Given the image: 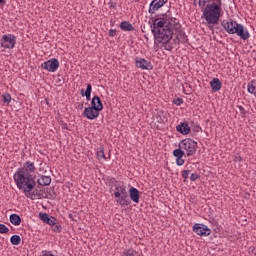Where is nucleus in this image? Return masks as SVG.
<instances>
[{"label":"nucleus","mask_w":256,"mask_h":256,"mask_svg":"<svg viewBox=\"0 0 256 256\" xmlns=\"http://www.w3.org/2000/svg\"><path fill=\"white\" fill-rule=\"evenodd\" d=\"M177 31V35H176V40L178 41V43H187V35L185 34V32H183V30H181V28Z\"/></svg>","instance_id":"obj_22"},{"label":"nucleus","mask_w":256,"mask_h":256,"mask_svg":"<svg viewBox=\"0 0 256 256\" xmlns=\"http://www.w3.org/2000/svg\"><path fill=\"white\" fill-rule=\"evenodd\" d=\"M93 91V86L87 84L86 90L82 89L80 94L82 97H86L87 101H91V92Z\"/></svg>","instance_id":"obj_21"},{"label":"nucleus","mask_w":256,"mask_h":256,"mask_svg":"<svg viewBox=\"0 0 256 256\" xmlns=\"http://www.w3.org/2000/svg\"><path fill=\"white\" fill-rule=\"evenodd\" d=\"M201 177L198 173H192L190 176V181H197Z\"/></svg>","instance_id":"obj_36"},{"label":"nucleus","mask_w":256,"mask_h":256,"mask_svg":"<svg viewBox=\"0 0 256 256\" xmlns=\"http://www.w3.org/2000/svg\"><path fill=\"white\" fill-rule=\"evenodd\" d=\"M18 189H20L21 191H23L25 197H27L28 199H43L45 196H43V193L39 192V190H34L32 192V189H35V185H37V182H35V180H32L30 182H23V184H16Z\"/></svg>","instance_id":"obj_5"},{"label":"nucleus","mask_w":256,"mask_h":256,"mask_svg":"<svg viewBox=\"0 0 256 256\" xmlns=\"http://www.w3.org/2000/svg\"><path fill=\"white\" fill-rule=\"evenodd\" d=\"M199 7L202 9V17L207 22V27L213 31L214 25L221 19L223 2L221 0H199Z\"/></svg>","instance_id":"obj_1"},{"label":"nucleus","mask_w":256,"mask_h":256,"mask_svg":"<svg viewBox=\"0 0 256 256\" xmlns=\"http://www.w3.org/2000/svg\"><path fill=\"white\" fill-rule=\"evenodd\" d=\"M129 197L133 203H139V199H141V192L135 187H131L129 189Z\"/></svg>","instance_id":"obj_16"},{"label":"nucleus","mask_w":256,"mask_h":256,"mask_svg":"<svg viewBox=\"0 0 256 256\" xmlns=\"http://www.w3.org/2000/svg\"><path fill=\"white\" fill-rule=\"evenodd\" d=\"M123 256H137V251L135 250H126L123 252Z\"/></svg>","instance_id":"obj_32"},{"label":"nucleus","mask_w":256,"mask_h":256,"mask_svg":"<svg viewBox=\"0 0 256 256\" xmlns=\"http://www.w3.org/2000/svg\"><path fill=\"white\" fill-rule=\"evenodd\" d=\"M42 256H55V255H53L51 252H45L44 254H42Z\"/></svg>","instance_id":"obj_42"},{"label":"nucleus","mask_w":256,"mask_h":256,"mask_svg":"<svg viewBox=\"0 0 256 256\" xmlns=\"http://www.w3.org/2000/svg\"><path fill=\"white\" fill-rule=\"evenodd\" d=\"M222 27H224L225 31L229 33V35H237L243 41H247L251 35L249 34V30L245 28L242 24L237 23V21L230 20L229 22H222Z\"/></svg>","instance_id":"obj_3"},{"label":"nucleus","mask_w":256,"mask_h":256,"mask_svg":"<svg viewBox=\"0 0 256 256\" xmlns=\"http://www.w3.org/2000/svg\"><path fill=\"white\" fill-rule=\"evenodd\" d=\"M42 69L49 71V73H55L59 69V60L57 58H51L48 61L42 63Z\"/></svg>","instance_id":"obj_10"},{"label":"nucleus","mask_w":256,"mask_h":256,"mask_svg":"<svg viewBox=\"0 0 256 256\" xmlns=\"http://www.w3.org/2000/svg\"><path fill=\"white\" fill-rule=\"evenodd\" d=\"M176 131L181 133V135H189V133H191V127H189L187 122H182L176 126Z\"/></svg>","instance_id":"obj_15"},{"label":"nucleus","mask_w":256,"mask_h":256,"mask_svg":"<svg viewBox=\"0 0 256 256\" xmlns=\"http://www.w3.org/2000/svg\"><path fill=\"white\" fill-rule=\"evenodd\" d=\"M35 163L31 161H26L23 164L22 168H18L16 173L14 174V181L16 185H23V183H27L30 181H35V178H33V175L31 173H35L36 171Z\"/></svg>","instance_id":"obj_2"},{"label":"nucleus","mask_w":256,"mask_h":256,"mask_svg":"<svg viewBox=\"0 0 256 256\" xmlns=\"http://www.w3.org/2000/svg\"><path fill=\"white\" fill-rule=\"evenodd\" d=\"M57 221V218L50 216V218H48L47 220V225H51V227H53V225H55V222Z\"/></svg>","instance_id":"obj_33"},{"label":"nucleus","mask_w":256,"mask_h":256,"mask_svg":"<svg viewBox=\"0 0 256 256\" xmlns=\"http://www.w3.org/2000/svg\"><path fill=\"white\" fill-rule=\"evenodd\" d=\"M179 148L186 152L187 157H192L197 153V142L191 138H186L179 143Z\"/></svg>","instance_id":"obj_7"},{"label":"nucleus","mask_w":256,"mask_h":256,"mask_svg":"<svg viewBox=\"0 0 256 256\" xmlns=\"http://www.w3.org/2000/svg\"><path fill=\"white\" fill-rule=\"evenodd\" d=\"M120 29L122 31H134L135 27H133V24H130L129 21H123L120 24Z\"/></svg>","instance_id":"obj_24"},{"label":"nucleus","mask_w":256,"mask_h":256,"mask_svg":"<svg viewBox=\"0 0 256 256\" xmlns=\"http://www.w3.org/2000/svg\"><path fill=\"white\" fill-rule=\"evenodd\" d=\"M69 219H71L72 221H75V218H73V214H69Z\"/></svg>","instance_id":"obj_43"},{"label":"nucleus","mask_w":256,"mask_h":256,"mask_svg":"<svg viewBox=\"0 0 256 256\" xmlns=\"http://www.w3.org/2000/svg\"><path fill=\"white\" fill-rule=\"evenodd\" d=\"M91 107L103 111V102L99 96H94L91 101Z\"/></svg>","instance_id":"obj_18"},{"label":"nucleus","mask_w":256,"mask_h":256,"mask_svg":"<svg viewBox=\"0 0 256 256\" xmlns=\"http://www.w3.org/2000/svg\"><path fill=\"white\" fill-rule=\"evenodd\" d=\"M78 109H80V110L83 109V104H79Z\"/></svg>","instance_id":"obj_44"},{"label":"nucleus","mask_w":256,"mask_h":256,"mask_svg":"<svg viewBox=\"0 0 256 256\" xmlns=\"http://www.w3.org/2000/svg\"><path fill=\"white\" fill-rule=\"evenodd\" d=\"M173 155L174 157H176V159H179V158H183V155H185V151H183L180 147L175 149L173 151Z\"/></svg>","instance_id":"obj_27"},{"label":"nucleus","mask_w":256,"mask_h":256,"mask_svg":"<svg viewBox=\"0 0 256 256\" xmlns=\"http://www.w3.org/2000/svg\"><path fill=\"white\" fill-rule=\"evenodd\" d=\"M247 91L256 98V81L252 80L247 84Z\"/></svg>","instance_id":"obj_23"},{"label":"nucleus","mask_w":256,"mask_h":256,"mask_svg":"<svg viewBox=\"0 0 256 256\" xmlns=\"http://www.w3.org/2000/svg\"><path fill=\"white\" fill-rule=\"evenodd\" d=\"M174 105H183V98H176L173 100Z\"/></svg>","instance_id":"obj_37"},{"label":"nucleus","mask_w":256,"mask_h":256,"mask_svg":"<svg viewBox=\"0 0 256 256\" xmlns=\"http://www.w3.org/2000/svg\"><path fill=\"white\" fill-rule=\"evenodd\" d=\"M17 44V37L13 34L3 35L1 38V47L3 49H14Z\"/></svg>","instance_id":"obj_8"},{"label":"nucleus","mask_w":256,"mask_h":256,"mask_svg":"<svg viewBox=\"0 0 256 256\" xmlns=\"http://www.w3.org/2000/svg\"><path fill=\"white\" fill-rule=\"evenodd\" d=\"M165 3H167V0H153L150 3L148 12L151 15H153V13H155V11H159V9H161V7H163V5H165Z\"/></svg>","instance_id":"obj_14"},{"label":"nucleus","mask_w":256,"mask_h":256,"mask_svg":"<svg viewBox=\"0 0 256 256\" xmlns=\"http://www.w3.org/2000/svg\"><path fill=\"white\" fill-rule=\"evenodd\" d=\"M156 43L162 45L166 51H173V45L171 44V39H173V29L164 28L163 30H158L152 32Z\"/></svg>","instance_id":"obj_4"},{"label":"nucleus","mask_w":256,"mask_h":256,"mask_svg":"<svg viewBox=\"0 0 256 256\" xmlns=\"http://www.w3.org/2000/svg\"><path fill=\"white\" fill-rule=\"evenodd\" d=\"M3 103H11V94L5 93L2 95Z\"/></svg>","instance_id":"obj_31"},{"label":"nucleus","mask_w":256,"mask_h":256,"mask_svg":"<svg viewBox=\"0 0 256 256\" xmlns=\"http://www.w3.org/2000/svg\"><path fill=\"white\" fill-rule=\"evenodd\" d=\"M210 87H211L212 91H214V93H217V91H221V87H222L221 80H219V78H214L210 82Z\"/></svg>","instance_id":"obj_19"},{"label":"nucleus","mask_w":256,"mask_h":256,"mask_svg":"<svg viewBox=\"0 0 256 256\" xmlns=\"http://www.w3.org/2000/svg\"><path fill=\"white\" fill-rule=\"evenodd\" d=\"M135 65L138 69H143L145 71H151L153 69L151 61H147L145 58L136 59Z\"/></svg>","instance_id":"obj_13"},{"label":"nucleus","mask_w":256,"mask_h":256,"mask_svg":"<svg viewBox=\"0 0 256 256\" xmlns=\"http://www.w3.org/2000/svg\"><path fill=\"white\" fill-rule=\"evenodd\" d=\"M2 3H5V0H0V5H1Z\"/></svg>","instance_id":"obj_45"},{"label":"nucleus","mask_w":256,"mask_h":256,"mask_svg":"<svg viewBox=\"0 0 256 256\" xmlns=\"http://www.w3.org/2000/svg\"><path fill=\"white\" fill-rule=\"evenodd\" d=\"M238 109L242 115H245V108L243 106H238Z\"/></svg>","instance_id":"obj_40"},{"label":"nucleus","mask_w":256,"mask_h":256,"mask_svg":"<svg viewBox=\"0 0 256 256\" xmlns=\"http://www.w3.org/2000/svg\"><path fill=\"white\" fill-rule=\"evenodd\" d=\"M96 155L98 159H107V157L105 156V148H103V146H100L98 148Z\"/></svg>","instance_id":"obj_26"},{"label":"nucleus","mask_w":256,"mask_h":256,"mask_svg":"<svg viewBox=\"0 0 256 256\" xmlns=\"http://www.w3.org/2000/svg\"><path fill=\"white\" fill-rule=\"evenodd\" d=\"M38 185H41L42 187H47L48 185H51V177L41 175L40 178L37 179Z\"/></svg>","instance_id":"obj_20"},{"label":"nucleus","mask_w":256,"mask_h":256,"mask_svg":"<svg viewBox=\"0 0 256 256\" xmlns=\"http://www.w3.org/2000/svg\"><path fill=\"white\" fill-rule=\"evenodd\" d=\"M190 173H191V170H184V171H182L183 179H189V174Z\"/></svg>","instance_id":"obj_35"},{"label":"nucleus","mask_w":256,"mask_h":256,"mask_svg":"<svg viewBox=\"0 0 256 256\" xmlns=\"http://www.w3.org/2000/svg\"><path fill=\"white\" fill-rule=\"evenodd\" d=\"M235 161H238L239 163H241V161H243V158L241 156H236Z\"/></svg>","instance_id":"obj_41"},{"label":"nucleus","mask_w":256,"mask_h":256,"mask_svg":"<svg viewBox=\"0 0 256 256\" xmlns=\"http://www.w3.org/2000/svg\"><path fill=\"white\" fill-rule=\"evenodd\" d=\"M115 35H117V30L110 29L109 30V36L110 37H115Z\"/></svg>","instance_id":"obj_39"},{"label":"nucleus","mask_w":256,"mask_h":256,"mask_svg":"<svg viewBox=\"0 0 256 256\" xmlns=\"http://www.w3.org/2000/svg\"><path fill=\"white\" fill-rule=\"evenodd\" d=\"M0 233H9V229L5 226V224H0Z\"/></svg>","instance_id":"obj_34"},{"label":"nucleus","mask_w":256,"mask_h":256,"mask_svg":"<svg viewBox=\"0 0 256 256\" xmlns=\"http://www.w3.org/2000/svg\"><path fill=\"white\" fill-rule=\"evenodd\" d=\"M10 223H12V225H21V216H19L18 214H11L10 215Z\"/></svg>","instance_id":"obj_25"},{"label":"nucleus","mask_w":256,"mask_h":256,"mask_svg":"<svg viewBox=\"0 0 256 256\" xmlns=\"http://www.w3.org/2000/svg\"><path fill=\"white\" fill-rule=\"evenodd\" d=\"M10 243H12L13 245H20L21 244V236H19V235L11 236Z\"/></svg>","instance_id":"obj_28"},{"label":"nucleus","mask_w":256,"mask_h":256,"mask_svg":"<svg viewBox=\"0 0 256 256\" xmlns=\"http://www.w3.org/2000/svg\"><path fill=\"white\" fill-rule=\"evenodd\" d=\"M100 113H101V110L93 106H89L84 109L83 115L84 117H86V119L93 121V119H97V117H99Z\"/></svg>","instance_id":"obj_12"},{"label":"nucleus","mask_w":256,"mask_h":256,"mask_svg":"<svg viewBox=\"0 0 256 256\" xmlns=\"http://www.w3.org/2000/svg\"><path fill=\"white\" fill-rule=\"evenodd\" d=\"M176 164L181 167V165H185V160L183 158H176Z\"/></svg>","instance_id":"obj_38"},{"label":"nucleus","mask_w":256,"mask_h":256,"mask_svg":"<svg viewBox=\"0 0 256 256\" xmlns=\"http://www.w3.org/2000/svg\"><path fill=\"white\" fill-rule=\"evenodd\" d=\"M167 27L168 29H173L175 31H179L181 29V24L179 23V20L177 18L171 17L170 19H167Z\"/></svg>","instance_id":"obj_17"},{"label":"nucleus","mask_w":256,"mask_h":256,"mask_svg":"<svg viewBox=\"0 0 256 256\" xmlns=\"http://www.w3.org/2000/svg\"><path fill=\"white\" fill-rule=\"evenodd\" d=\"M115 202L121 207H128L131 205V199L129 198V192H127L126 185H116L114 190Z\"/></svg>","instance_id":"obj_6"},{"label":"nucleus","mask_w":256,"mask_h":256,"mask_svg":"<svg viewBox=\"0 0 256 256\" xmlns=\"http://www.w3.org/2000/svg\"><path fill=\"white\" fill-rule=\"evenodd\" d=\"M39 217H40L41 221H43V223H46L51 216H49V214H47V213L40 212Z\"/></svg>","instance_id":"obj_30"},{"label":"nucleus","mask_w":256,"mask_h":256,"mask_svg":"<svg viewBox=\"0 0 256 256\" xmlns=\"http://www.w3.org/2000/svg\"><path fill=\"white\" fill-rule=\"evenodd\" d=\"M52 231H54V233H61V231H63V227L56 221L55 224L52 225Z\"/></svg>","instance_id":"obj_29"},{"label":"nucleus","mask_w":256,"mask_h":256,"mask_svg":"<svg viewBox=\"0 0 256 256\" xmlns=\"http://www.w3.org/2000/svg\"><path fill=\"white\" fill-rule=\"evenodd\" d=\"M58 83H61V79H58Z\"/></svg>","instance_id":"obj_46"},{"label":"nucleus","mask_w":256,"mask_h":256,"mask_svg":"<svg viewBox=\"0 0 256 256\" xmlns=\"http://www.w3.org/2000/svg\"><path fill=\"white\" fill-rule=\"evenodd\" d=\"M193 231L200 237H209V235H211V229H209V227H207L205 224H194Z\"/></svg>","instance_id":"obj_11"},{"label":"nucleus","mask_w":256,"mask_h":256,"mask_svg":"<svg viewBox=\"0 0 256 256\" xmlns=\"http://www.w3.org/2000/svg\"><path fill=\"white\" fill-rule=\"evenodd\" d=\"M153 25L151 26L152 33H155L156 31H161L163 29H168L167 26V18H154L152 20Z\"/></svg>","instance_id":"obj_9"}]
</instances>
